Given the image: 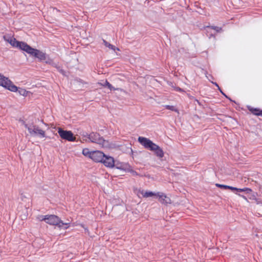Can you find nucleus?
<instances>
[{
    "instance_id": "obj_1",
    "label": "nucleus",
    "mask_w": 262,
    "mask_h": 262,
    "mask_svg": "<svg viewBox=\"0 0 262 262\" xmlns=\"http://www.w3.org/2000/svg\"><path fill=\"white\" fill-rule=\"evenodd\" d=\"M4 38L13 47L16 48L22 51H25L28 54L37 58L40 60L46 59V54L44 53L37 49L32 48L26 42L17 41L15 38L7 36L6 35L4 36Z\"/></svg>"
},
{
    "instance_id": "obj_2",
    "label": "nucleus",
    "mask_w": 262,
    "mask_h": 262,
    "mask_svg": "<svg viewBox=\"0 0 262 262\" xmlns=\"http://www.w3.org/2000/svg\"><path fill=\"white\" fill-rule=\"evenodd\" d=\"M38 219L40 221H45L46 223L49 225L57 226L59 228L62 227L63 225L67 226L64 227V229H66L69 228V226H68L69 224V223H63L58 216L55 215H42L40 216Z\"/></svg>"
},
{
    "instance_id": "obj_3",
    "label": "nucleus",
    "mask_w": 262,
    "mask_h": 262,
    "mask_svg": "<svg viewBox=\"0 0 262 262\" xmlns=\"http://www.w3.org/2000/svg\"><path fill=\"white\" fill-rule=\"evenodd\" d=\"M89 139L91 142L98 144L102 148L110 147V143L108 141L104 140L99 134L92 133L89 135Z\"/></svg>"
},
{
    "instance_id": "obj_4",
    "label": "nucleus",
    "mask_w": 262,
    "mask_h": 262,
    "mask_svg": "<svg viewBox=\"0 0 262 262\" xmlns=\"http://www.w3.org/2000/svg\"><path fill=\"white\" fill-rule=\"evenodd\" d=\"M0 86L13 92H16L18 90L17 87L8 77L1 74H0Z\"/></svg>"
},
{
    "instance_id": "obj_5",
    "label": "nucleus",
    "mask_w": 262,
    "mask_h": 262,
    "mask_svg": "<svg viewBox=\"0 0 262 262\" xmlns=\"http://www.w3.org/2000/svg\"><path fill=\"white\" fill-rule=\"evenodd\" d=\"M23 124L24 126L28 129L30 134L32 136L39 135L40 137L43 138L46 136L45 132L40 129L37 125H28L25 121H23Z\"/></svg>"
},
{
    "instance_id": "obj_6",
    "label": "nucleus",
    "mask_w": 262,
    "mask_h": 262,
    "mask_svg": "<svg viewBox=\"0 0 262 262\" xmlns=\"http://www.w3.org/2000/svg\"><path fill=\"white\" fill-rule=\"evenodd\" d=\"M58 133L60 138L68 141H76V137L70 130H64L60 127L58 128Z\"/></svg>"
},
{
    "instance_id": "obj_7",
    "label": "nucleus",
    "mask_w": 262,
    "mask_h": 262,
    "mask_svg": "<svg viewBox=\"0 0 262 262\" xmlns=\"http://www.w3.org/2000/svg\"><path fill=\"white\" fill-rule=\"evenodd\" d=\"M138 141L140 144L148 150H150L155 144L149 139L141 136L138 137Z\"/></svg>"
},
{
    "instance_id": "obj_8",
    "label": "nucleus",
    "mask_w": 262,
    "mask_h": 262,
    "mask_svg": "<svg viewBox=\"0 0 262 262\" xmlns=\"http://www.w3.org/2000/svg\"><path fill=\"white\" fill-rule=\"evenodd\" d=\"M104 154L99 150L92 151L91 159L96 162H101L104 158Z\"/></svg>"
},
{
    "instance_id": "obj_9",
    "label": "nucleus",
    "mask_w": 262,
    "mask_h": 262,
    "mask_svg": "<svg viewBox=\"0 0 262 262\" xmlns=\"http://www.w3.org/2000/svg\"><path fill=\"white\" fill-rule=\"evenodd\" d=\"M102 163L106 167L113 168L115 165V160L113 157L104 155L102 160Z\"/></svg>"
},
{
    "instance_id": "obj_10",
    "label": "nucleus",
    "mask_w": 262,
    "mask_h": 262,
    "mask_svg": "<svg viewBox=\"0 0 262 262\" xmlns=\"http://www.w3.org/2000/svg\"><path fill=\"white\" fill-rule=\"evenodd\" d=\"M130 164L128 163H119L116 161V169L127 172L130 168Z\"/></svg>"
},
{
    "instance_id": "obj_11",
    "label": "nucleus",
    "mask_w": 262,
    "mask_h": 262,
    "mask_svg": "<svg viewBox=\"0 0 262 262\" xmlns=\"http://www.w3.org/2000/svg\"><path fill=\"white\" fill-rule=\"evenodd\" d=\"M150 150L154 151L155 155L159 158H163L164 157V151L163 149L155 143Z\"/></svg>"
},
{
    "instance_id": "obj_12",
    "label": "nucleus",
    "mask_w": 262,
    "mask_h": 262,
    "mask_svg": "<svg viewBox=\"0 0 262 262\" xmlns=\"http://www.w3.org/2000/svg\"><path fill=\"white\" fill-rule=\"evenodd\" d=\"M202 31H205L207 32L214 31L215 32H219L221 31H223L222 28L216 26H205L204 27V30H202Z\"/></svg>"
},
{
    "instance_id": "obj_13",
    "label": "nucleus",
    "mask_w": 262,
    "mask_h": 262,
    "mask_svg": "<svg viewBox=\"0 0 262 262\" xmlns=\"http://www.w3.org/2000/svg\"><path fill=\"white\" fill-rule=\"evenodd\" d=\"M157 197H158L160 201L163 203L168 204L170 201V199L163 193L157 192Z\"/></svg>"
},
{
    "instance_id": "obj_14",
    "label": "nucleus",
    "mask_w": 262,
    "mask_h": 262,
    "mask_svg": "<svg viewBox=\"0 0 262 262\" xmlns=\"http://www.w3.org/2000/svg\"><path fill=\"white\" fill-rule=\"evenodd\" d=\"M247 108L253 115L258 116H261L262 113V110H260V108L257 107H253L249 105L247 106Z\"/></svg>"
},
{
    "instance_id": "obj_15",
    "label": "nucleus",
    "mask_w": 262,
    "mask_h": 262,
    "mask_svg": "<svg viewBox=\"0 0 262 262\" xmlns=\"http://www.w3.org/2000/svg\"><path fill=\"white\" fill-rule=\"evenodd\" d=\"M117 149H119L123 151V152H127V153H129V154H132V155L133 154V150L130 147H126L125 146H121L117 147L116 146V150Z\"/></svg>"
},
{
    "instance_id": "obj_16",
    "label": "nucleus",
    "mask_w": 262,
    "mask_h": 262,
    "mask_svg": "<svg viewBox=\"0 0 262 262\" xmlns=\"http://www.w3.org/2000/svg\"><path fill=\"white\" fill-rule=\"evenodd\" d=\"M252 190L251 188L248 187H244L243 188H237L236 192L240 193L241 192H244L245 194H250L252 192Z\"/></svg>"
},
{
    "instance_id": "obj_17",
    "label": "nucleus",
    "mask_w": 262,
    "mask_h": 262,
    "mask_svg": "<svg viewBox=\"0 0 262 262\" xmlns=\"http://www.w3.org/2000/svg\"><path fill=\"white\" fill-rule=\"evenodd\" d=\"M97 84L100 85H102L104 87H107L111 90L113 88L112 85L108 82H107V80H105V81L103 82H98Z\"/></svg>"
},
{
    "instance_id": "obj_18",
    "label": "nucleus",
    "mask_w": 262,
    "mask_h": 262,
    "mask_svg": "<svg viewBox=\"0 0 262 262\" xmlns=\"http://www.w3.org/2000/svg\"><path fill=\"white\" fill-rule=\"evenodd\" d=\"M92 152V151H90L89 149H88L87 148H84L82 150V154L84 156H85L86 157H89L90 159L91 158Z\"/></svg>"
},
{
    "instance_id": "obj_19",
    "label": "nucleus",
    "mask_w": 262,
    "mask_h": 262,
    "mask_svg": "<svg viewBox=\"0 0 262 262\" xmlns=\"http://www.w3.org/2000/svg\"><path fill=\"white\" fill-rule=\"evenodd\" d=\"M157 193L154 192L152 191H146L143 194V196L145 198H150L152 196H157Z\"/></svg>"
},
{
    "instance_id": "obj_20",
    "label": "nucleus",
    "mask_w": 262,
    "mask_h": 262,
    "mask_svg": "<svg viewBox=\"0 0 262 262\" xmlns=\"http://www.w3.org/2000/svg\"><path fill=\"white\" fill-rule=\"evenodd\" d=\"M207 35V36L208 37V39L210 40V41L214 43L215 42L216 36L215 35L216 34H206Z\"/></svg>"
},
{
    "instance_id": "obj_21",
    "label": "nucleus",
    "mask_w": 262,
    "mask_h": 262,
    "mask_svg": "<svg viewBox=\"0 0 262 262\" xmlns=\"http://www.w3.org/2000/svg\"><path fill=\"white\" fill-rule=\"evenodd\" d=\"M18 91L19 94L23 96H27L29 93L28 91H27L25 89H22V88H20Z\"/></svg>"
},
{
    "instance_id": "obj_22",
    "label": "nucleus",
    "mask_w": 262,
    "mask_h": 262,
    "mask_svg": "<svg viewBox=\"0 0 262 262\" xmlns=\"http://www.w3.org/2000/svg\"><path fill=\"white\" fill-rule=\"evenodd\" d=\"M165 108L170 110L171 111H173L175 112H178V110L177 108H176L173 105H165Z\"/></svg>"
},
{
    "instance_id": "obj_23",
    "label": "nucleus",
    "mask_w": 262,
    "mask_h": 262,
    "mask_svg": "<svg viewBox=\"0 0 262 262\" xmlns=\"http://www.w3.org/2000/svg\"><path fill=\"white\" fill-rule=\"evenodd\" d=\"M127 172H130L134 176H136H136H139V174L137 171H136L135 170L133 169V168H132L131 166H130V168H129V170H128Z\"/></svg>"
},
{
    "instance_id": "obj_24",
    "label": "nucleus",
    "mask_w": 262,
    "mask_h": 262,
    "mask_svg": "<svg viewBox=\"0 0 262 262\" xmlns=\"http://www.w3.org/2000/svg\"><path fill=\"white\" fill-rule=\"evenodd\" d=\"M215 185L217 187L220 188L222 189H227L228 187V185L220 184H216Z\"/></svg>"
},
{
    "instance_id": "obj_25",
    "label": "nucleus",
    "mask_w": 262,
    "mask_h": 262,
    "mask_svg": "<svg viewBox=\"0 0 262 262\" xmlns=\"http://www.w3.org/2000/svg\"><path fill=\"white\" fill-rule=\"evenodd\" d=\"M172 87H173L175 91H176L177 92H183V90H182V89H181V88L180 87H178V86H174L173 85V84L171 82V84Z\"/></svg>"
},
{
    "instance_id": "obj_26",
    "label": "nucleus",
    "mask_w": 262,
    "mask_h": 262,
    "mask_svg": "<svg viewBox=\"0 0 262 262\" xmlns=\"http://www.w3.org/2000/svg\"><path fill=\"white\" fill-rule=\"evenodd\" d=\"M103 42L106 47H108L110 49H113V46L111 45L110 43L107 42L106 41L103 40Z\"/></svg>"
},
{
    "instance_id": "obj_27",
    "label": "nucleus",
    "mask_w": 262,
    "mask_h": 262,
    "mask_svg": "<svg viewBox=\"0 0 262 262\" xmlns=\"http://www.w3.org/2000/svg\"><path fill=\"white\" fill-rule=\"evenodd\" d=\"M235 193L236 194L238 195V196L242 197L243 199H244L246 201H248L247 198L245 195L241 194V193H237V192H235Z\"/></svg>"
},
{
    "instance_id": "obj_28",
    "label": "nucleus",
    "mask_w": 262,
    "mask_h": 262,
    "mask_svg": "<svg viewBox=\"0 0 262 262\" xmlns=\"http://www.w3.org/2000/svg\"><path fill=\"white\" fill-rule=\"evenodd\" d=\"M227 189H230L231 191L234 192V191H236V189H237V187H233V186H229L228 185Z\"/></svg>"
},
{
    "instance_id": "obj_29",
    "label": "nucleus",
    "mask_w": 262,
    "mask_h": 262,
    "mask_svg": "<svg viewBox=\"0 0 262 262\" xmlns=\"http://www.w3.org/2000/svg\"><path fill=\"white\" fill-rule=\"evenodd\" d=\"M253 196L254 197V200L256 202L257 204H261V201L259 199L256 198L255 195H253Z\"/></svg>"
},
{
    "instance_id": "obj_30",
    "label": "nucleus",
    "mask_w": 262,
    "mask_h": 262,
    "mask_svg": "<svg viewBox=\"0 0 262 262\" xmlns=\"http://www.w3.org/2000/svg\"><path fill=\"white\" fill-rule=\"evenodd\" d=\"M206 76L210 82L212 81L211 79H213V77L210 74H209L208 76L206 75Z\"/></svg>"
},
{
    "instance_id": "obj_31",
    "label": "nucleus",
    "mask_w": 262,
    "mask_h": 262,
    "mask_svg": "<svg viewBox=\"0 0 262 262\" xmlns=\"http://www.w3.org/2000/svg\"><path fill=\"white\" fill-rule=\"evenodd\" d=\"M211 82L214 84L215 86L217 87V90L220 88V86L219 85V84L216 82H213V81H211Z\"/></svg>"
},
{
    "instance_id": "obj_32",
    "label": "nucleus",
    "mask_w": 262,
    "mask_h": 262,
    "mask_svg": "<svg viewBox=\"0 0 262 262\" xmlns=\"http://www.w3.org/2000/svg\"><path fill=\"white\" fill-rule=\"evenodd\" d=\"M218 90L220 91V92L222 94V95H223L224 96H225L226 94L222 91V90L221 89V88H219L218 89Z\"/></svg>"
},
{
    "instance_id": "obj_33",
    "label": "nucleus",
    "mask_w": 262,
    "mask_h": 262,
    "mask_svg": "<svg viewBox=\"0 0 262 262\" xmlns=\"http://www.w3.org/2000/svg\"><path fill=\"white\" fill-rule=\"evenodd\" d=\"M228 100L230 101L233 102L235 103V101L234 100H233L230 97H229Z\"/></svg>"
},
{
    "instance_id": "obj_34",
    "label": "nucleus",
    "mask_w": 262,
    "mask_h": 262,
    "mask_svg": "<svg viewBox=\"0 0 262 262\" xmlns=\"http://www.w3.org/2000/svg\"><path fill=\"white\" fill-rule=\"evenodd\" d=\"M254 195H253L252 196H251L250 198V199H251V200H254V197L253 196Z\"/></svg>"
},
{
    "instance_id": "obj_35",
    "label": "nucleus",
    "mask_w": 262,
    "mask_h": 262,
    "mask_svg": "<svg viewBox=\"0 0 262 262\" xmlns=\"http://www.w3.org/2000/svg\"><path fill=\"white\" fill-rule=\"evenodd\" d=\"M224 97H225V98H226L227 99H228V98H229V97L228 96H227V95H226Z\"/></svg>"
},
{
    "instance_id": "obj_36",
    "label": "nucleus",
    "mask_w": 262,
    "mask_h": 262,
    "mask_svg": "<svg viewBox=\"0 0 262 262\" xmlns=\"http://www.w3.org/2000/svg\"><path fill=\"white\" fill-rule=\"evenodd\" d=\"M196 101H197L198 103L199 104V105H201V103L199 102V101L198 100H196Z\"/></svg>"
},
{
    "instance_id": "obj_37",
    "label": "nucleus",
    "mask_w": 262,
    "mask_h": 262,
    "mask_svg": "<svg viewBox=\"0 0 262 262\" xmlns=\"http://www.w3.org/2000/svg\"><path fill=\"white\" fill-rule=\"evenodd\" d=\"M115 50H116H116H117V51H119L120 50L118 48H117V47H116Z\"/></svg>"
},
{
    "instance_id": "obj_38",
    "label": "nucleus",
    "mask_w": 262,
    "mask_h": 262,
    "mask_svg": "<svg viewBox=\"0 0 262 262\" xmlns=\"http://www.w3.org/2000/svg\"><path fill=\"white\" fill-rule=\"evenodd\" d=\"M117 75V74H116V76ZM115 79L116 80H118V79H119V78H117L116 76V78H115Z\"/></svg>"
},
{
    "instance_id": "obj_39",
    "label": "nucleus",
    "mask_w": 262,
    "mask_h": 262,
    "mask_svg": "<svg viewBox=\"0 0 262 262\" xmlns=\"http://www.w3.org/2000/svg\"><path fill=\"white\" fill-rule=\"evenodd\" d=\"M116 55H117V56L119 55L120 56V54H118L117 53H116Z\"/></svg>"
},
{
    "instance_id": "obj_40",
    "label": "nucleus",
    "mask_w": 262,
    "mask_h": 262,
    "mask_svg": "<svg viewBox=\"0 0 262 262\" xmlns=\"http://www.w3.org/2000/svg\"><path fill=\"white\" fill-rule=\"evenodd\" d=\"M261 116H262V113H261Z\"/></svg>"
}]
</instances>
